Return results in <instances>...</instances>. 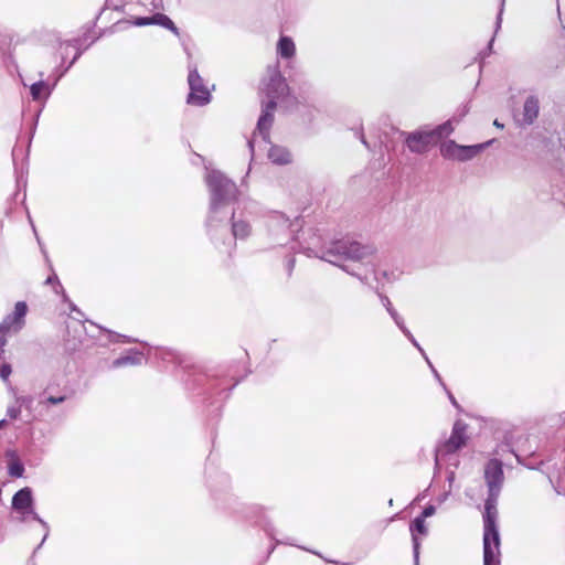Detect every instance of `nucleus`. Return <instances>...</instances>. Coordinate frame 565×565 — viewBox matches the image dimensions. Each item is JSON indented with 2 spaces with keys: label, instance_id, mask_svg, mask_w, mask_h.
Segmentation results:
<instances>
[{
  "label": "nucleus",
  "instance_id": "1",
  "mask_svg": "<svg viewBox=\"0 0 565 565\" xmlns=\"http://www.w3.org/2000/svg\"><path fill=\"white\" fill-rule=\"evenodd\" d=\"M374 254L375 248L371 245L342 239L332 243L321 258L365 282L366 271L373 270L374 267Z\"/></svg>",
  "mask_w": 565,
  "mask_h": 565
},
{
  "label": "nucleus",
  "instance_id": "2",
  "mask_svg": "<svg viewBox=\"0 0 565 565\" xmlns=\"http://www.w3.org/2000/svg\"><path fill=\"white\" fill-rule=\"evenodd\" d=\"M264 89L269 100L263 107L253 139L248 141L252 152L254 151V143L257 136H260L264 142H268L267 138L274 121V111L277 100L285 97L289 92V87L277 64L267 68V75L264 79Z\"/></svg>",
  "mask_w": 565,
  "mask_h": 565
},
{
  "label": "nucleus",
  "instance_id": "3",
  "mask_svg": "<svg viewBox=\"0 0 565 565\" xmlns=\"http://www.w3.org/2000/svg\"><path fill=\"white\" fill-rule=\"evenodd\" d=\"M498 497H489L486 501L483 514V563L484 565H500V536L497 527V502Z\"/></svg>",
  "mask_w": 565,
  "mask_h": 565
},
{
  "label": "nucleus",
  "instance_id": "4",
  "mask_svg": "<svg viewBox=\"0 0 565 565\" xmlns=\"http://www.w3.org/2000/svg\"><path fill=\"white\" fill-rule=\"evenodd\" d=\"M205 182L211 196V217H214L235 200L237 189L234 182L217 170H209L205 175Z\"/></svg>",
  "mask_w": 565,
  "mask_h": 565
},
{
  "label": "nucleus",
  "instance_id": "5",
  "mask_svg": "<svg viewBox=\"0 0 565 565\" xmlns=\"http://www.w3.org/2000/svg\"><path fill=\"white\" fill-rule=\"evenodd\" d=\"M493 140H489L487 142L472 145V146H461L456 143L454 140H448L440 146V153L444 158L457 160V161H468L472 158L477 157L481 151H483L487 147H489Z\"/></svg>",
  "mask_w": 565,
  "mask_h": 565
},
{
  "label": "nucleus",
  "instance_id": "6",
  "mask_svg": "<svg viewBox=\"0 0 565 565\" xmlns=\"http://www.w3.org/2000/svg\"><path fill=\"white\" fill-rule=\"evenodd\" d=\"M12 509L20 516V521H25L29 518L38 521L43 526H47V524L40 518V515L34 510V499L31 488L25 487L19 490L12 498Z\"/></svg>",
  "mask_w": 565,
  "mask_h": 565
},
{
  "label": "nucleus",
  "instance_id": "7",
  "mask_svg": "<svg viewBox=\"0 0 565 565\" xmlns=\"http://www.w3.org/2000/svg\"><path fill=\"white\" fill-rule=\"evenodd\" d=\"M188 82L190 86L188 103L198 106L207 104L211 99V94L210 90L203 84V79L199 75L195 66H189Z\"/></svg>",
  "mask_w": 565,
  "mask_h": 565
},
{
  "label": "nucleus",
  "instance_id": "8",
  "mask_svg": "<svg viewBox=\"0 0 565 565\" xmlns=\"http://www.w3.org/2000/svg\"><path fill=\"white\" fill-rule=\"evenodd\" d=\"M467 440L466 436V425L458 420L455 423L451 436L449 439L436 450V463H438L439 459L447 454H452L465 446Z\"/></svg>",
  "mask_w": 565,
  "mask_h": 565
},
{
  "label": "nucleus",
  "instance_id": "9",
  "mask_svg": "<svg viewBox=\"0 0 565 565\" xmlns=\"http://www.w3.org/2000/svg\"><path fill=\"white\" fill-rule=\"evenodd\" d=\"M28 312V306L24 301H19L14 306V311L8 315L0 323L1 334L15 333L20 331L24 326V318Z\"/></svg>",
  "mask_w": 565,
  "mask_h": 565
},
{
  "label": "nucleus",
  "instance_id": "10",
  "mask_svg": "<svg viewBox=\"0 0 565 565\" xmlns=\"http://www.w3.org/2000/svg\"><path fill=\"white\" fill-rule=\"evenodd\" d=\"M268 233L277 245H282L291 238L290 222L284 215H274L267 223Z\"/></svg>",
  "mask_w": 565,
  "mask_h": 565
},
{
  "label": "nucleus",
  "instance_id": "11",
  "mask_svg": "<svg viewBox=\"0 0 565 565\" xmlns=\"http://www.w3.org/2000/svg\"><path fill=\"white\" fill-rule=\"evenodd\" d=\"M484 479L492 497H498L503 482V470L501 461L490 460L484 468Z\"/></svg>",
  "mask_w": 565,
  "mask_h": 565
},
{
  "label": "nucleus",
  "instance_id": "12",
  "mask_svg": "<svg viewBox=\"0 0 565 565\" xmlns=\"http://www.w3.org/2000/svg\"><path fill=\"white\" fill-rule=\"evenodd\" d=\"M406 145L412 152L423 153L435 141L431 130L422 129L406 137Z\"/></svg>",
  "mask_w": 565,
  "mask_h": 565
},
{
  "label": "nucleus",
  "instance_id": "13",
  "mask_svg": "<svg viewBox=\"0 0 565 565\" xmlns=\"http://www.w3.org/2000/svg\"><path fill=\"white\" fill-rule=\"evenodd\" d=\"M34 398L31 395H14L13 404L9 405L7 408V416L11 420H18L21 418L22 408L29 412L30 419L28 423H32L34 417L32 416Z\"/></svg>",
  "mask_w": 565,
  "mask_h": 565
},
{
  "label": "nucleus",
  "instance_id": "14",
  "mask_svg": "<svg viewBox=\"0 0 565 565\" xmlns=\"http://www.w3.org/2000/svg\"><path fill=\"white\" fill-rule=\"evenodd\" d=\"M132 24L137 25V26H143V25H148V24H159V25L172 31L174 34L179 35V30L174 25L173 21L169 17H167L164 14H160V13H157L151 18H136L134 20Z\"/></svg>",
  "mask_w": 565,
  "mask_h": 565
},
{
  "label": "nucleus",
  "instance_id": "15",
  "mask_svg": "<svg viewBox=\"0 0 565 565\" xmlns=\"http://www.w3.org/2000/svg\"><path fill=\"white\" fill-rule=\"evenodd\" d=\"M540 113V100L536 96H529L523 104L522 124L530 126L537 118Z\"/></svg>",
  "mask_w": 565,
  "mask_h": 565
},
{
  "label": "nucleus",
  "instance_id": "16",
  "mask_svg": "<svg viewBox=\"0 0 565 565\" xmlns=\"http://www.w3.org/2000/svg\"><path fill=\"white\" fill-rule=\"evenodd\" d=\"M411 532H412V536H413L414 558H415L416 565H418L419 542L416 536V533L426 535L428 532L424 518L417 516L413 521V523L411 524Z\"/></svg>",
  "mask_w": 565,
  "mask_h": 565
},
{
  "label": "nucleus",
  "instance_id": "17",
  "mask_svg": "<svg viewBox=\"0 0 565 565\" xmlns=\"http://www.w3.org/2000/svg\"><path fill=\"white\" fill-rule=\"evenodd\" d=\"M268 159L276 164H287L291 161V154L284 147L270 146L268 149Z\"/></svg>",
  "mask_w": 565,
  "mask_h": 565
},
{
  "label": "nucleus",
  "instance_id": "18",
  "mask_svg": "<svg viewBox=\"0 0 565 565\" xmlns=\"http://www.w3.org/2000/svg\"><path fill=\"white\" fill-rule=\"evenodd\" d=\"M277 54L281 58H291L296 54V45L291 38L280 36L277 43Z\"/></svg>",
  "mask_w": 565,
  "mask_h": 565
},
{
  "label": "nucleus",
  "instance_id": "19",
  "mask_svg": "<svg viewBox=\"0 0 565 565\" xmlns=\"http://www.w3.org/2000/svg\"><path fill=\"white\" fill-rule=\"evenodd\" d=\"M30 93L34 100H42L51 95V88L45 82L40 81L31 85Z\"/></svg>",
  "mask_w": 565,
  "mask_h": 565
},
{
  "label": "nucleus",
  "instance_id": "20",
  "mask_svg": "<svg viewBox=\"0 0 565 565\" xmlns=\"http://www.w3.org/2000/svg\"><path fill=\"white\" fill-rule=\"evenodd\" d=\"M401 331L405 334V337L412 342V344L422 353V355L424 356V359L426 360V362L428 363L429 367L431 369L433 373L435 376L438 377V372L436 371V369L433 366L431 362L429 361L428 356L426 355L425 351L423 350V348L419 345V343L416 341V339L414 338V335L412 334V332L405 327L404 324V321L402 322V324H398L397 326Z\"/></svg>",
  "mask_w": 565,
  "mask_h": 565
},
{
  "label": "nucleus",
  "instance_id": "21",
  "mask_svg": "<svg viewBox=\"0 0 565 565\" xmlns=\"http://www.w3.org/2000/svg\"><path fill=\"white\" fill-rule=\"evenodd\" d=\"M142 361H143V355L141 353H134V354H127V355L116 359L113 362V365L115 367H119V366L128 365V364L135 365V364H141Z\"/></svg>",
  "mask_w": 565,
  "mask_h": 565
},
{
  "label": "nucleus",
  "instance_id": "22",
  "mask_svg": "<svg viewBox=\"0 0 565 565\" xmlns=\"http://www.w3.org/2000/svg\"><path fill=\"white\" fill-rule=\"evenodd\" d=\"M233 235L236 238H245L250 233V225L246 221H235L233 222Z\"/></svg>",
  "mask_w": 565,
  "mask_h": 565
},
{
  "label": "nucleus",
  "instance_id": "23",
  "mask_svg": "<svg viewBox=\"0 0 565 565\" xmlns=\"http://www.w3.org/2000/svg\"><path fill=\"white\" fill-rule=\"evenodd\" d=\"M430 130L435 140L449 136L454 131L452 120H448Z\"/></svg>",
  "mask_w": 565,
  "mask_h": 565
},
{
  "label": "nucleus",
  "instance_id": "24",
  "mask_svg": "<svg viewBox=\"0 0 565 565\" xmlns=\"http://www.w3.org/2000/svg\"><path fill=\"white\" fill-rule=\"evenodd\" d=\"M380 299H381L382 305L386 308L387 312L390 313V316L392 317V319L396 323V326L402 324L403 319L398 315V312L393 308L392 302L388 299V297H386L384 295H380Z\"/></svg>",
  "mask_w": 565,
  "mask_h": 565
},
{
  "label": "nucleus",
  "instance_id": "25",
  "mask_svg": "<svg viewBox=\"0 0 565 565\" xmlns=\"http://www.w3.org/2000/svg\"><path fill=\"white\" fill-rule=\"evenodd\" d=\"M9 475L15 478H21L24 472V467L19 460H12L9 463Z\"/></svg>",
  "mask_w": 565,
  "mask_h": 565
},
{
  "label": "nucleus",
  "instance_id": "26",
  "mask_svg": "<svg viewBox=\"0 0 565 565\" xmlns=\"http://www.w3.org/2000/svg\"><path fill=\"white\" fill-rule=\"evenodd\" d=\"M11 373H12L11 365L9 363H3L0 367V377L3 381H8Z\"/></svg>",
  "mask_w": 565,
  "mask_h": 565
},
{
  "label": "nucleus",
  "instance_id": "27",
  "mask_svg": "<svg viewBox=\"0 0 565 565\" xmlns=\"http://www.w3.org/2000/svg\"><path fill=\"white\" fill-rule=\"evenodd\" d=\"M436 513V508L434 505H428L424 509L422 515L419 518H424V520L426 518H429L431 515H434Z\"/></svg>",
  "mask_w": 565,
  "mask_h": 565
},
{
  "label": "nucleus",
  "instance_id": "28",
  "mask_svg": "<svg viewBox=\"0 0 565 565\" xmlns=\"http://www.w3.org/2000/svg\"><path fill=\"white\" fill-rule=\"evenodd\" d=\"M45 284L47 285H51V284H55L57 288H62V286L60 285L58 282V279H57V276L56 275H52L50 276L46 280H45Z\"/></svg>",
  "mask_w": 565,
  "mask_h": 565
},
{
  "label": "nucleus",
  "instance_id": "29",
  "mask_svg": "<svg viewBox=\"0 0 565 565\" xmlns=\"http://www.w3.org/2000/svg\"><path fill=\"white\" fill-rule=\"evenodd\" d=\"M65 399L64 396H60V397H54V396H50L47 398V402L51 403V404H60L62 403L63 401Z\"/></svg>",
  "mask_w": 565,
  "mask_h": 565
},
{
  "label": "nucleus",
  "instance_id": "30",
  "mask_svg": "<svg viewBox=\"0 0 565 565\" xmlns=\"http://www.w3.org/2000/svg\"><path fill=\"white\" fill-rule=\"evenodd\" d=\"M448 396H449L450 402H451L454 405H456V404H457V403H456V399H455V397L452 396V394H451L450 392H448Z\"/></svg>",
  "mask_w": 565,
  "mask_h": 565
},
{
  "label": "nucleus",
  "instance_id": "31",
  "mask_svg": "<svg viewBox=\"0 0 565 565\" xmlns=\"http://www.w3.org/2000/svg\"><path fill=\"white\" fill-rule=\"evenodd\" d=\"M493 125L498 128H503V125L500 124L498 120H494Z\"/></svg>",
  "mask_w": 565,
  "mask_h": 565
},
{
  "label": "nucleus",
  "instance_id": "32",
  "mask_svg": "<svg viewBox=\"0 0 565 565\" xmlns=\"http://www.w3.org/2000/svg\"><path fill=\"white\" fill-rule=\"evenodd\" d=\"M448 497V493H445L443 497H440L438 500L439 502H444Z\"/></svg>",
  "mask_w": 565,
  "mask_h": 565
},
{
  "label": "nucleus",
  "instance_id": "33",
  "mask_svg": "<svg viewBox=\"0 0 565 565\" xmlns=\"http://www.w3.org/2000/svg\"><path fill=\"white\" fill-rule=\"evenodd\" d=\"M500 23H501V13H500V14H499V17H498L497 28H500Z\"/></svg>",
  "mask_w": 565,
  "mask_h": 565
},
{
  "label": "nucleus",
  "instance_id": "34",
  "mask_svg": "<svg viewBox=\"0 0 565 565\" xmlns=\"http://www.w3.org/2000/svg\"><path fill=\"white\" fill-rule=\"evenodd\" d=\"M449 482L451 483L454 481V472H451L448 477Z\"/></svg>",
  "mask_w": 565,
  "mask_h": 565
},
{
  "label": "nucleus",
  "instance_id": "35",
  "mask_svg": "<svg viewBox=\"0 0 565 565\" xmlns=\"http://www.w3.org/2000/svg\"><path fill=\"white\" fill-rule=\"evenodd\" d=\"M6 424V419L0 420V428H2Z\"/></svg>",
  "mask_w": 565,
  "mask_h": 565
},
{
  "label": "nucleus",
  "instance_id": "36",
  "mask_svg": "<svg viewBox=\"0 0 565 565\" xmlns=\"http://www.w3.org/2000/svg\"><path fill=\"white\" fill-rule=\"evenodd\" d=\"M79 56V54H76L73 58V61L71 62V65L77 60V57Z\"/></svg>",
  "mask_w": 565,
  "mask_h": 565
},
{
  "label": "nucleus",
  "instance_id": "37",
  "mask_svg": "<svg viewBox=\"0 0 565 565\" xmlns=\"http://www.w3.org/2000/svg\"><path fill=\"white\" fill-rule=\"evenodd\" d=\"M436 379H437V380L443 384V387H446V384H444V383L441 382V379H440V376H439V375H438V377L436 376Z\"/></svg>",
  "mask_w": 565,
  "mask_h": 565
},
{
  "label": "nucleus",
  "instance_id": "38",
  "mask_svg": "<svg viewBox=\"0 0 565 565\" xmlns=\"http://www.w3.org/2000/svg\"><path fill=\"white\" fill-rule=\"evenodd\" d=\"M361 140H362V143H364L365 146L367 145V143H366V141H365V139H364L363 137H362V139H361Z\"/></svg>",
  "mask_w": 565,
  "mask_h": 565
}]
</instances>
